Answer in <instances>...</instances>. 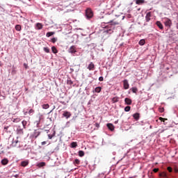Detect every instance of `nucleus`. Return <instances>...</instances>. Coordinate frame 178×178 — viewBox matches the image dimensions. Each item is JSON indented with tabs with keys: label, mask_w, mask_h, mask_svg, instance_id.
Instances as JSON below:
<instances>
[{
	"label": "nucleus",
	"mask_w": 178,
	"mask_h": 178,
	"mask_svg": "<svg viewBox=\"0 0 178 178\" xmlns=\"http://www.w3.org/2000/svg\"><path fill=\"white\" fill-rule=\"evenodd\" d=\"M107 26H105L106 29H108L105 31V33H107V34H112L113 33V30H112V26H118L119 25V22L116 21L111 20L109 22H108Z\"/></svg>",
	"instance_id": "f257e3e1"
},
{
	"label": "nucleus",
	"mask_w": 178,
	"mask_h": 178,
	"mask_svg": "<svg viewBox=\"0 0 178 178\" xmlns=\"http://www.w3.org/2000/svg\"><path fill=\"white\" fill-rule=\"evenodd\" d=\"M86 16L87 19H91L92 16H94V13H92V10L91 8H87L86 10Z\"/></svg>",
	"instance_id": "f03ea898"
},
{
	"label": "nucleus",
	"mask_w": 178,
	"mask_h": 178,
	"mask_svg": "<svg viewBox=\"0 0 178 178\" xmlns=\"http://www.w3.org/2000/svg\"><path fill=\"white\" fill-rule=\"evenodd\" d=\"M164 24L166 27H170V26H172V20H170V19L165 18Z\"/></svg>",
	"instance_id": "7ed1b4c3"
},
{
	"label": "nucleus",
	"mask_w": 178,
	"mask_h": 178,
	"mask_svg": "<svg viewBox=\"0 0 178 178\" xmlns=\"http://www.w3.org/2000/svg\"><path fill=\"white\" fill-rule=\"evenodd\" d=\"M123 84H124V90H129V81H127V79L123 81Z\"/></svg>",
	"instance_id": "20e7f679"
},
{
	"label": "nucleus",
	"mask_w": 178,
	"mask_h": 178,
	"mask_svg": "<svg viewBox=\"0 0 178 178\" xmlns=\"http://www.w3.org/2000/svg\"><path fill=\"white\" fill-rule=\"evenodd\" d=\"M63 116H64V118H66L67 119H69V118L72 116V114L69 111H65L63 114Z\"/></svg>",
	"instance_id": "39448f33"
},
{
	"label": "nucleus",
	"mask_w": 178,
	"mask_h": 178,
	"mask_svg": "<svg viewBox=\"0 0 178 178\" xmlns=\"http://www.w3.org/2000/svg\"><path fill=\"white\" fill-rule=\"evenodd\" d=\"M107 127L109 130H111V131H113L115 130V126L113 125V124H107Z\"/></svg>",
	"instance_id": "423d86ee"
},
{
	"label": "nucleus",
	"mask_w": 178,
	"mask_h": 178,
	"mask_svg": "<svg viewBox=\"0 0 178 178\" xmlns=\"http://www.w3.org/2000/svg\"><path fill=\"white\" fill-rule=\"evenodd\" d=\"M88 70H94V69H95V65H94L93 63L91 62V63L88 65Z\"/></svg>",
	"instance_id": "0eeeda50"
},
{
	"label": "nucleus",
	"mask_w": 178,
	"mask_h": 178,
	"mask_svg": "<svg viewBox=\"0 0 178 178\" xmlns=\"http://www.w3.org/2000/svg\"><path fill=\"white\" fill-rule=\"evenodd\" d=\"M156 26L159 27V29H160V30H163V25L162 24V23L159 21H157L156 22Z\"/></svg>",
	"instance_id": "6e6552de"
},
{
	"label": "nucleus",
	"mask_w": 178,
	"mask_h": 178,
	"mask_svg": "<svg viewBox=\"0 0 178 178\" xmlns=\"http://www.w3.org/2000/svg\"><path fill=\"white\" fill-rule=\"evenodd\" d=\"M145 20L147 22H149V20H151V12H149L146 14Z\"/></svg>",
	"instance_id": "1a4fd4ad"
},
{
	"label": "nucleus",
	"mask_w": 178,
	"mask_h": 178,
	"mask_svg": "<svg viewBox=\"0 0 178 178\" xmlns=\"http://www.w3.org/2000/svg\"><path fill=\"white\" fill-rule=\"evenodd\" d=\"M124 102L127 105H131L132 101H131V99L127 97L124 99Z\"/></svg>",
	"instance_id": "9d476101"
},
{
	"label": "nucleus",
	"mask_w": 178,
	"mask_h": 178,
	"mask_svg": "<svg viewBox=\"0 0 178 178\" xmlns=\"http://www.w3.org/2000/svg\"><path fill=\"white\" fill-rule=\"evenodd\" d=\"M69 52L70 54H75L76 52V47L74 46H72L70 49H69Z\"/></svg>",
	"instance_id": "9b49d317"
},
{
	"label": "nucleus",
	"mask_w": 178,
	"mask_h": 178,
	"mask_svg": "<svg viewBox=\"0 0 178 178\" xmlns=\"http://www.w3.org/2000/svg\"><path fill=\"white\" fill-rule=\"evenodd\" d=\"M17 144H19V140H13L11 145L13 147H17Z\"/></svg>",
	"instance_id": "f8f14e48"
},
{
	"label": "nucleus",
	"mask_w": 178,
	"mask_h": 178,
	"mask_svg": "<svg viewBox=\"0 0 178 178\" xmlns=\"http://www.w3.org/2000/svg\"><path fill=\"white\" fill-rule=\"evenodd\" d=\"M8 163H9V160H8V159H3V160H1V164L4 166L6 165H8Z\"/></svg>",
	"instance_id": "ddd939ff"
},
{
	"label": "nucleus",
	"mask_w": 178,
	"mask_h": 178,
	"mask_svg": "<svg viewBox=\"0 0 178 178\" xmlns=\"http://www.w3.org/2000/svg\"><path fill=\"white\" fill-rule=\"evenodd\" d=\"M136 5H143V3H145V0H136Z\"/></svg>",
	"instance_id": "4468645a"
},
{
	"label": "nucleus",
	"mask_w": 178,
	"mask_h": 178,
	"mask_svg": "<svg viewBox=\"0 0 178 178\" xmlns=\"http://www.w3.org/2000/svg\"><path fill=\"white\" fill-rule=\"evenodd\" d=\"M133 118H135L136 120H138L140 119V113H136L133 115Z\"/></svg>",
	"instance_id": "2eb2a0df"
},
{
	"label": "nucleus",
	"mask_w": 178,
	"mask_h": 178,
	"mask_svg": "<svg viewBox=\"0 0 178 178\" xmlns=\"http://www.w3.org/2000/svg\"><path fill=\"white\" fill-rule=\"evenodd\" d=\"M29 165V161H24L21 163V166H23V168H26Z\"/></svg>",
	"instance_id": "dca6fc26"
},
{
	"label": "nucleus",
	"mask_w": 178,
	"mask_h": 178,
	"mask_svg": "<svg viewBox=\"0 0 178 178\" xmlns=\"http://www.w3.org/2000/svg\"><path fill=\"white\" fill-rule=\"evenodd\" d=\"M15 30L17 31H22V26L19 25V24L16 25L15 26Z\"/></svg>",
	"instance_id": "f3484780"
},
{
	"label": "nucleus",
	"mask_w": 178,
	"mask_h": 178,
	"mask_svg": "<svg viewBox=\"0 0 178 178\" xmlns=\"http://www.w3.org/2000/svg\"><path fill=\"white\" fill-rule=\"evenodd\" d=\"M51 51L53 54H58V49H56V47H55V46H53L51 47Z\"/></svg>",
	"instance_id": "a211bd4d"
},
{
	"label": "nucleus",
	"mask_w": 178,
	"mask_h": 178,
	"mask_svg": "<svg viewBox=\"0 0 178 178\" xmlns=\"http://www.w3.org/2000/svg\"><path fill=\"white\" fill-rule=\"evenodd\" d=\"M36 27H37L38 30H41V29H42V24L41 23H37Z\"/></svg>",
	"instance_id": "6ab92c4d"
},
{
	"label": "nucleus",
	"mask_w": 178,
	"mask_h": 178,
	"mask_svg": "<svg viewBox=\"0 0 178 178\" xmlns=\"http://www.w3.org/2000/svg\"><path fill=\"white\" fill-rule=\"evenodd\" d=\"M159 177L166 178L168 177V175H166V172H161L159 174Z\"/></svg>",
	"instance_id": "aec40b11"
},
{
	"label": "nucleus",
	"mask_w": 178,
	"mask_h": 178,
	"mask_svg": "<svg viewBox=\"0 0 178 178\" xmlns=\"http://www.w3.org/2000/svg\"><path fill=\"white\" fill-rule=\"evenodd\" d=\"M112 101H113V104H115L116 102H119V97H113L112 99Z\"/></svg>",
	"instance_id": "412c9836"
},
{
	"label": "nucleus",
	"mask_w": 178,
	"mask_h": 178,
	"mask_svg": "<svg viewBox=\"0 0 178 178\" xmlns=\"http://www.w3.org/2000/svg\"><path fill=\"white\" fill-rule=\"evenodd\" d=\"M42 109H48L49 108V104H44L42 106Z\"/></svg>",
	"instance_id": "4be33fe9"
},
{
	"label": "nucleus",
	"mask_w": 178,
	"mask_h": 178,
	"mask_svg": "<svg viewBox=\"0 0 178 178\" xmlns=\"http://www.w3.org/2000/svg\"><path fill=\"white\" fill-rule=\"evenodd\" d=\"M40 134V131H35L33 134V137H35V138H37V137H38Z\"/></svg>",
	"instance_id": "5701e85b"
},
{
	"label": "nucleus",
	"mask_w": 178,
	"mask_h": 178,
	"mask_svg": "<svg viewBox=\"0 0 178 178\" xmlns=\"http://www.w3.org/2000/svg\"><path fill=\"white\" fill-rule=\"evenodd\" d=\"M29 115L30 116H33V115H34V110L33 109H30L28 112Z\"/></svg>",
	"instance_id": "b1692460"
},
{
	"label": "nucleus",
	"mask_w": 178,
	"mask_h": 178,
	"mask_svg": "<svg viewBox=\"0 0 178 178\" xmlns=\"http://www.w3.org/2000/svg\"><path fill=\"white\" fill-rule=\"evenodd\" d=\"M54 34H55V32H48V33L46 34V36H47V37H51V35H54Z\"/></svg>",
	"instance_id": "393cba45"
},
{
	"label": "nucleus",
	"mask_w": 178,
	"mask_h": 178,
	"mask_svg": "<svg viewBox=\"0 0 178 178\" xmlns=\"http://www.w3.org/2000/svg\"><path fill=\"white\" fill-rule=\"evenodd\" d=\"M145 44V40L142 39L139 41V45H144Z\"/></svg>",
	"instance_id": "a878e982"
},
{
	"label": "nucleus",
	"mask_w": 178,
	"mask_h": 178,
	"mask_svg": "<svg viewBox=\"0 0 178 178\" xmlns=\"http://www.w3.org/2000/svg\"><path fill=\"white\" fill-rule=\"evenodd\" d=\"M131 90H132V92H134V94H137V91H138V89L136 87L132 88Z\"/></svg>",
	"instance_id": "bb28decb"
},
{
	"label": "nucleus",
	"mask_w": 178,
	"mask_h": 178,
	"mask_svg": "<svg viewBox=\"0 0 178 178\" xmlns=\"http://www.w3.org/2000/svg\"><path fill=\"white\" fill-rule=\"evenodd\" d=\"M130 109H131V107H130V106H127L124 108L125 112H130Z\"/></svg>",
	"instance_id": "cd10ccee"
},
{
	"label": "nucleus",
	"mask_w": 178,
	"mask_h": 178,
	"mask_svg": "<svg viewBox=\"0 0 178 178\" xmlns=\"http://www.w3.org/2000/svg\"><path fill=\"white\" fill-rule=\"evenodd\" d=\"M22 126H23L24 129H26V126H27V121L23 120L22 122Z\"/></svg>",
	"instance_id": "c85d7f7f"
},
{
	"label": "nucleus",
	"mask_w": 178,
	"mask_h": 178,
	"mask_svg": "<svg viewBox=\"0 0 178 178\" xmlns=\"http://www.w3.org/2000/svg\"><path fill=\"white\" fill-rule=\"evenodd\" d=\"M71 147L72 148H76V147H77V143L76 142H72L71 143Z\"/></svg>",
	"instance_id": "c756f323"
},
{
	"label": "nucleus",
	"mask_w": 178,
	"mask_h": 178,
	"mask_svg": "<svg viewBox=\"0 0 178 178\" xmlns=\"http://www.w3.org/2000/svg\"><path fill=\"white\" fill-rule=\"evenodd\" d=\"M67 84H68L69 86H72L73 84V81H72V79H67Z\"/></svg>",
	"instance_id": "7c9ffc66"
},
{
	"label": "nucleus",
	"mask_w": 178,
	"mask_h": 178,
	"mask_svg": "<svg viewBox=\"0 0 178 178\" xmlns=\"http://www.w3.org/2000/svg\"><path fill=\"white\" fill-rule=\"evenodd\" d=\"M74 165H80V160L79 159H75L74 161Z\"/></svg>",
	"instance_id": "2f4dec72"
},
{
	"label": "nucleus",
	"mask_w": 178,
	"mask_h": 178,
	"mask_svg": "<svg viewBox=\"0 0 178 178\" xmlns=\"http://www.w3.org/2000/svg\"><path fill=\"white\" fill-rule=\"evenodd\" d=\"M101 90H102V88L101 87H97L95 89V92H99L101 91Z\"/></svg>",
	"instance_id": "473e14b6"
},
{
	"label": "nucleus",
	"mask_w": 178,
	"mask_h": 178,
	"mask_svg": "<svg viewBox=\"0 0 178 178\" xmlns=\"http://www.w3.org/2000/svg\"><path fill=\"white\" fill-rule=\"evenodd\" d=\"M84 155V151H83V150H80L79 152V156H83Z\"/></svg>",
	"instance_id": "72a5a7b5"
},
{
	"label": "nucleus",
	"mask_w": 178,
	"mask_h": 178,
	"mask_svg": "<svg viewBox=\"0 0 178 178\" xmlns=\"http://www.w3.org/2000/svg\"><path fill=\"white\" fill-rule=\"evenodd\" d=\"M43 49H44V52H46L47 54H49V48L44 47Z\"/></svg>",
	"instance_id": "f704fd0d"
},
{
	"label": "nucleus",
	"mask_w": 178,
	"mask_h": 178,
	"mask_svg": "<svg viewBox=\"0 0 178 178\" xmlns=\"http://www.w3.org/2000/svg\"><path fill=\"white\" fill-rule=\"evenodd\" d=\"M57 41H58V38H53L51 39V42H53V44H55Z\"/></svg>",
	"instance_id": "c9c22d12"
},
{
	"label": "nucleus",
	"mask_w": 178,
	"mask_h": 178,
	"mask_svg": "<svg viewBox=\"0 0 178 178\" xmlns=\"http://www.w3.org/2000/svg\"><path fill=\"white\" fill-rule=\"evenodd\" d=\"M40 168H42V166H45V162H41L39 163Z\"/></svg>",
	"instance_id": "e433bc0d"
},
{
	"label": "nucleus",
	"mask_w": 178,
	"mask_h": 178,
	"mask_svg": "<svg viewBox=\"0 0 178 178\" xmlns=\"http://www.w3.org/2000/svg\"><path fill=\"white\" fill-rule=\"evenodd\" d=\"M167 170H168V172L170 173H172V172H173V170L172 169V167H168Z\"/></svg>",
	"instance_id": "4c0bfd02"
},
{
	"label": "nucleus",
	"mask_w": 178,
	"mask_h": 178,
	"mask_svg": "<svg viewBox=\"0 0 178 178\" xmlns=\"http://www.w3.org/2000/svg\"><path fill=\"white\" fill-rule=\"evenodd\" d=\"M159 120H161V122H165V120H168V119L163 118L162 117L159 118Z\"/></svg>",
	"instance_id": "58836bf2"
},
{
	"label": "nucleus",
	"mask_w": 178,
	"mask_h": 178,
	"mask_svg": "<svg viewBox=\"0 0 178 178\" xmlns=\"http://www.w3.org/2000/svg\"><path fill=\"white\" fill-rule=\"evenodd\" d=\"M159 171V168H154L153 169V172H154V173H156Z\"/></svg>",
	"instance_id": "ea45409f"
},
{
	"label": "nucleus",
	"mask_w": 178,
	"mask_h": 178,
	"mask_svg": "<svg viewBox=\"0 0 178 178\" xmlns=\"http://www.w3.org/2000/svg\"><path fill=\"white\" fill-rule=\"evenodd\" d=\"M24 67H25V69H29V65L26 63H24Z\"/></svg>",
	"instance_id": "a19ab883"
},
{
	"label": "nucleus",
	"mask_w": 178,
	"mask_h": 178,
	"mask_svg": "<svg viewBox=\"0 0 178 178\" xmlns=\"http://www.w3.org/2000/svg\"><path fill=\"white\" fill-rule=\"evenodd\" d=\"M99 81H104V77H103V76H100V77L99 78Z\"/></svg>",
	"instance_id": "79ce46f5"
},
{
	"label": "nucleus",
	"mask_w": 178,
	"mask_h": 178,
	"mask_svg": "<svg viewBox=\"0 0 178 178\" xmlns=\"http://www.w3.org/2000/svg\"><path fill=\"white\" fill-rule=\"evenodd\" d=\"M18 133H19V134H24L23 129H19V130L18 131Z\"/></svg>",
	"instance_id": "37998d69"
},
{
	"label": "nucleus",
	"mask_w": 178,
	"mask_h": 178,
	"mask_svg": "<svg viewBox=\"0 0 178 178\" xmlns=\"http://www.w3.org/2000/svg\"><path fill=\"white\" fill-rule=\"evenodd\" d=\"M95 127H99V124L98 123V122H96L95 124Z\"/></svg>",
	"instance_id": "c03bdc74"
},
{
	"label": "nucleus",
	"mask_w": 178,
	"mask_h": 178,
	"mask_svg": "<svg viewBox=\"0 0 178 178\" xmlns=\"http://www.w3.org/2000/svg\"><path fill=\"white\" fill-rule=\"evenodd\" d=\"M48 137H49V140H51V138H52V137H54V136L49 134Z\"/></svg>",
	"instance_id": "a18cd8bd"
},
{
	"label": "nucleus",
	"mask_w": 178,
	"mask_h": 178,
	"mask_svg": "<svg viewBox=\"0 0 178 178\" xmlns=\"http://www.w3.org/2000/svg\"><path fill=\"white\" fill-rule=\"evenodd\" d=\"M8 129H9V127H4L5 131H8Z\"/></svg>",
	"instance_id": "49530a36"
},
{
	"label": "nucleus",
	"mask_w": 178,
	"mask_h": 178,
	"mask_svg": "<svg viewBox=\"0 0 178 178\" xmlns=\"http://www.w3.org/2000/svg\"><path fill=\"white\" fill-rule=\"evenodd\" d=\"M45 144H47V142H46V141L42 142V145H45Z\"/></svg>",
	"instance_id": "de8ad7c7"
},
{
	"label": "nucleus",
	"mask_w": 178,
	"mask_h": 178,
	"mask_svg": "<svg viewBox=\"0 0 178 178\" xmlns=\"http://www.w3.org/2000/svg\"><path fill=\"white\" fill-rule=\"evenodd\" d=\"M163 111H164V108H162L160 109V112H163Z\"/></svg>",
	"instance_id": "09e8293b"
},
{
	"label": "nucleus",
	"mask_w": 178,
	"mask_h": 178,
	"mask_svg": "<svg viewBox=\"0 0 178 178\" xmlns=\"http://www.w3.org/2000/svg\"><path fill=\"white\" fill-rule=\"evenodd\" d=\"M24 115H27V112H24Z\"/></svg>",
	"instance_id": "8fccbe9b"
},
{
	"label": "nucleus",
	"mask_w": 178,
	"mask_h": 178,
	"mask_svg": "<svg viewBox=\"0 0 178 178\" xmlns=\"http://www.w3.org/2000/svg\"><path fill=\"white\" fill-rule=\"evenodd\" d=\"M15 177H19V175H16L15 176Z\"/></svg>",
	"instance_id": "3c124183"
},
{
	"label": "nucleus",
	"mask_w": 178,
	"mask_h": 178,
	"mask_svg": "<svg viewBox=\"0 0 178 178\" xmlns=\"http://www.w3.org/2000/svg\"><path fill=\"white\" fill-rule=\"evenodd\" d=\"M18 120H19L18 119L15 120V122H17Z\"/></svg>",
	"instance_id": "603ef678"
},
{
	"label": "nucleus",
	"mask_w": 178,
	"mask_h": 178,
	"mask_svg": "<svg viewBox=\"0 0 178 178\" xmlns=\"http://www.w3.org/2000/svg\"><path fill=\"white\" fill-rule=\"evenodd\" d=\"M29 1H31V0H29Z\"/></svg>",
	"instance_id": "864d4df0"
}]
</instances>
